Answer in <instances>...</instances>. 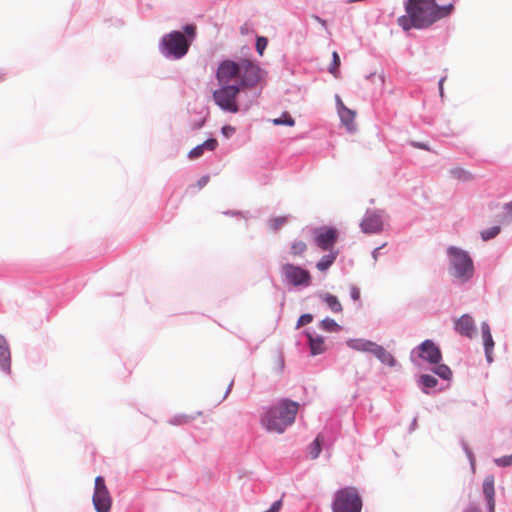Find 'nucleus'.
Here are the masks:
<instances>
[{
	"label": "nucleus",
	"instance_id": "nucleus-1",
	"mask_svg": "<svg viewBox=\"0 0 512 512\" xmlns=\"http://www.w3.org/2000/svg\"><path fill=\"white\" fill-rule=\"evenodd\" d=\"M404 6L406 14L398 18V24L405 31L429 28L453 10V4L438 5L436 0H405Z\"/></svg>",
	"mask_w": 512,
	"mask_h": 512
},
{
	"label": "nucleus",
	"instance_id": "nucleus-2",
	"mask_svg": "<svg viewBox=\"0 0 512 512\" xmlns=\"http://www.w3.org/2000/svg\"><path fill=\"white\" fill-rule=\"evenodd\" d=\"M196 36V25L186 24L182 30H173L161 37L158 46L159 52L167 60H180L187 55Z\"/></svg>",
	"mask_w": 512,
	"mask_h": 512
},
{
	"label": "nucleus",
	"instance_id": "nucleus-3",
	"mask_svg": "<svg viewBox=\"0 0 512 512\" xmlns=\"http://www.w3.org/2000/svg\"><path fill=\"white\" fill-rule=\"evenodd\" d=\"M298 410V402L282 399L276 404L264 408L260 416V423L268 432L282 434L294 423Z\"/></svg>",
	"mask_w": 512,
	"mask_h": 512
},
{
	"label": "nucleus",
	"instance_id": "nucleus-4",
	"mask_svg": "<svg viewBox=\"0 0 512 512\" xmlns=\"http://www.w3.org/2000/svg\"><path fill=\"white\" fill-rule=\"evenodd\" d=\"M446 255L449 274L461 284L470 281L474 276V262L469 253L457 246H449Z\"/></svg>",
	"mask_w": 512,
	"mask_h": 512
},
{
	"label": "nucleus",
	"instance_id": "nucleus-5",
	"mask_svg": "<svg viewBox=\"0 0 512 512\" xmlns=\"http://www.w3.org/2000/svg\"><path fill=\"white\" fill-rule=\"evenodd\" d=\"M362 500L355 487L338 490L333 499V512H361Z\"/></svg>",
	"mask_w": 512,
	"mask_h": 512
},
{
	"label": "nucleus",
	"instance_id": "nucleus-6",
	"mask_svg": "<svg viewBox=\"0 0 512 512\" xmlns=\"http://www.w3.org/2000/svg\"><path fill=\"white\" fill-rule=\"evenodd\" d=\"M241 91L240 86L236 84H221V87L213 92V100L223 111L236 113L240 110L237 96Z\"/></svg>",
	"mask_w": 512,
	"mask_h": 512
},
{
	"label": "nucleus",
	"instance_id": "nucleus-7",
	"mask_svg": "<svg viewBox=\"0 0 512 512\" xmlns=\"http://www.w3.org/2000/svg\"><path fill=\"white\" fill-rule=\"evenodd\" d=\"M282 281L284 284L296 288H307L312 283V276L307 269L301 266L285 263L280 268Z\"/></svg>",
	"mask_w": 512,
	"mask_h": 512
},
{
	"label": "nucleus",
	"instance_id": "nucleus-8",
	"mask_svg": "<svg viewBox=\"0 0 512 512\" xmlns=\"http://www.w3.org/2000/svg\"><path fill=\"white\" fill-rule=\"evenodd\" d=\"M260 67L249 59L239 60V84L240 89L252 88L260 81Z\"/></svg>",
	"mask_w": 512,
	"mask_h": 512
},
{
	"label": "nucleus",
	"instance_id": "nucleus-9",
	"mask_svg": "<svg viewBox=\"0 0 512 512\" xmlns=\"http://www.w3.org/2000/svg\"><path fill=\"white\" fill-rule=\"evenodd\" d=\"M385 216V211L382 209H367L360 222L361 231L365 234L382 232Z\"/></svg>",
	"mask_w": 512,
	"mask_h": 512
},
{
	"label": "nucleus",
	"instance_id": "nucleus-10",
	"mask_svg": "<svg viewBox=\"0 0 512 512\" xmlns=\"http://www.w3.org/2000/svg\"><path fill=\"white\" fill-rule=\"evenodd\" d=\"M92 502L96 512H110L112 500L102 476L95 479Z\"/></svg>",
	"mask_w": 512,
	"mask_h": 512
},
{
	"label": "nucleus",
	"instance_id": "nucleus-11",
	"mask_svg": "<svg viewBox=\"0 0 512 512\" xmlns=\"http://www.w3.org/2000/svg\"><path fill=\"white\" fill-rule=\"evenodd\" d=\"M415 353H417L419 358L430 364H438L442 361V353L440 348L432 340L429 339L423 341L420 345L411 351L410 359L412 362H414Z\"/></svg>",
	"mask_w": 512,
	"mask_h": 512
},
{
	"label": "nucleus",
	"instance_id": "nucleus-12",
	"mask_svg": "<svg viewBox=\"0 0 512 512\" xmlns=\"http://www.w3.org/2000/svg\"><path fill=\"white\" fill-rule=\"evenodd\" d=\"M338 239V232L333 227H320L314 231L315 244L323 251L333 250Z\"/></svg>",
	"mask_w": 512,
	"mask_h": 512
},
{
	"label": "nucleus",
	"instance_id": "nucleus-13",
	"mask_svg": "<svg viewBox=\"0 0 512 512\" xmlns=\"http://www.w3.org/2000/svg\"><path fill=\"white\" fill-rule=\"evenodd\" d=\"M239 61L224 60L217 69L216 78L220 84H228L230 80L238 77Z\"/></svg>",
	"mask_w": 512,
	"mask_h": 512
},
{
	"label": "nucleus",
	"instance_id": "nucleus-14",
	"mask_svg": "<svg viewBox=\"0 0 512 512\" xmlns=\"http://www.w3.org/2000/svg\"><path fill=\"white\" fill-rule=\"evenodd\" d=\"M454 330L462 336L472 338L476 331L475 321L469 314H463L454 321Z\"/></svg>",
	"mask_w": 512,
	"mask_h": 512
},
{
	"label": "nucleus",
	"instance_id": "nucleus-15",
	"mask_svg": "<svg viewBox=\"0 0 512 512\" xmlns=\"http://www.w3.org/2000/svg\"><path fill=\"white\" fill-rule=\"evenodd\" d=\"M304 334L307 338L310 353L313 356L320 355L325 352L324 337L317 334L315 331L305 330Z\"/></svg>",
	"mask_w": 512,
	"mask_h": 512
},
{
	"label": "nucleus",
	"instance_id": "nucleus-16",
	"mask_svg": "<svg viewBox=\"0 0 512 512\" xmlns=\"http://www.w3.org/2000/svg\"><path fill=\"white\" fill-rule=\"evenodd\" d=\"M494 477L492 475H488L485 477L482 490L483 495L487 503L488 512H495V488H494Z\"/></svg>",
	"mask_w": 512,
	"mask_h": 512
},
{
	"label": "nucleus",
	"instance_id": "nucleus-17",
	"mask_svg": "<svg viewBox=\"0 0 512 512\" xmlns=\"http://www.w3.org/2000/svg\"><path fill=\"white\" fill-rule=\"evenodd\" d=\"M346 345L354 351L373 354L378 344L364 338H350L346 341Z\"/></svg>",
	"mask_w": 512,
	"mask_h": 512
},
{
	"label": "nucleus",
	"instance_id": "nucleus-18",
	"mask_svg": "<svg viewBox=\"0 0 512 512\" xmlns=\"http://www.w3.org/2000/svg\"><path fill=\"white\" fill-rule=\"evenodd\" d=\"M0 368L3 372H11V352L6 338L0 334Z\"/></svg>",
	"mask_w": 512,
	"mask_h": 512
},
{
	"label": "nucleus",
	"instance_id": "nucleus-19",
	"mask_svg": "<svg viewBox=\"0 0 512 512\" xmlns=\"http://www.w3.org/2000/svg\"><path fill=\"white\" fill-rule=\"evenodd\" d=\"M218 146V142L215 138H209L202 144L197 145L188 153L190 159H196L203 155L204 151H214Z\"/></svg>",
	"mask_w": 512,
	"mask_h": 512
},
{
	"label": "nucleus",
	"instance_id": "nucleus-20",
	"mask_svg": "<svg viewBox=\"0 0 512 512\" xmlns=\"http://www.w3.org/2000/svg\"><path fill=\"white\" fill-rule=\"evenodd\" d=\"M372 355H374L383 365L396 367L398 364L395 357L379 344L377 345Z\"/></svg>",
	"mask_w": 512,
	"mask_h": 512
},
{
	"label": "nucleus",
	"instance_id": "nucleus-21",
	"mask_svg": "<svg viewBox=\"0 0 512 512\" xmlns=\"http://www.w3.org/2000/svg\"><path fill=\"white\" fill-rule=\"evenodd\" d=\"M342 124L347 128L349 132L355 131L354 119L355 112L346 106H341L340 110L337 111Z\"/></svg>",
	"mask_w": 512,
	"mask_h": 512
},
{
	"label": "nucleus",
	"instance_id": "nucleus-22",
	"mask_svg": "<svg viewBox=\"0 0 512 512\" xmlns=\"http://www.w3.org/2000/svg\"><path fill=\"white\" fill-rule=\"evenodd\" d=\"M438 384V380L429 374H421L417 379V385L420 388V390L424 393L429 395L432 389H434Z\"/></svg>",
	"mask_w": 512,
	"mask_h": 512
},
{
	"label": "nucleus",
	"instance_id": "nucleus-23",
	"mask_svg": "<svg viewBox=\"0 0 512 512\" xmlns=\"http://www.w3.org/2000/svg\"><path fill=\"white\" fill-rule=\"evenodd\" d=\"M329 253L325 254L321 257V259L317 262L316 267L319 271L328 270L332 264L335 262L339 251L338 250H328Z\"/></svg>",
	"mask_w": 512,
	"mask_h": 512
},
{
	"label": "nucleus",
	"instance_id": "nucleus-24",
	"mask_svg": "<svg viewBox=\"0 0 512 512\" xmlns=\"http://www.w3.org/2000/svg\"><path fill=\"white\" fill-rule=\"evenodd\" d=\"M319 297L333 313H340L342 311V305L335 295L330 293H321Z\"/></svg>",
	"mask_w": 512,
	"mask_h": 512
},
{
	"label": "nucleus",
	"instance_id": "nucleus-25",
	"mask_svg": "<svg viewBox=\"0 0 512 512\" xmlns=\"http://www.w3.org/2000/svg\"><path fill=\"white\" fill-rule=\"evenodd\" d=\"M481 332L484 348L494 349L495 343L491 334L490 326L486 321L481 323Z\"/></svg>",
	"mask_w": 512,
	"mask_h": 512
},
{
	"label": "nucleus",
	"instance_id": "nucleus-26",
	"mask_svg": "<svg viewBox=\"0 0 512 512\" xmlns=\"http://www.w3.org/2000/svg\"><path fill=\"white\" fill-rule=\"evenodd\" d=\"M450 175L453 178L461 180V181H470L473 179L472 174L469 171H467L461 167L452 168L450 170Z\"/></svg>",
	"mask_w": 512,
	"mask_h": 512
},
{
	"label": "nucleus",
	"instance_id": "nucleus-27",
	"mask_svg": "<svg viewBox=\"0 0 512 512\" xmlns=\"http://www.w3.org/2000/svg\"><path fill=\"white\" fill-rule=\"evenodd\" d=\"M437 366L433 369V372L442 378L443 380H450L452 377V371L446 364H436Z\"/></svg>",
	"mask_w": 512,
	"mask_h": 512
},
{
	"label": "nucleus",
	"instance_id": "nucleus-28",
	"mask_svg": "<svg viewBox=\"0 0 512 512\" xmlns=\"http://www.w3.org/2000/svg\"><path fill=\"white\" fill-rule=\"evenodd\" d=\"M319 327L327 332H334L340 329V326L337 324V322L329 317H326L320 322Z\"/></svg>",
	"mask_w": 512,
	"mask_h": 512
},
{
	"label": "nucleus",
	"instance_id": "nucleus-29",
	"mask_svg": "<svg viewBox=\"0 0 512 512\" xmlns=\"http://www.w3.org/2000/svg\"><path fill=\"white\" fill-rule=\"evenodd\" d=\"M500 231L501 229L499 226H492L488 229L481 231V238L483 241L491 240L495 238L500 233Z\"/></svg>",
	"mask_w": 512,
	"mask_h": 512
},
{
	"label": "nucleus",
	"instance_id": "nucleus-30",
	"mask_svg": "<svg viewBox=\"0 0 512 512\" xmlns=\"http://www.w3.org/2000/svg\"><path fill=\"white\" fill-rule=\"evenodd\" d=\"M274 125H285V126H294L295 120L292 118V116L284 112L279 118H276L273 120Z\"/></svg>",
	"mask_w": 512,
	"mask_h": 512
},
{
	"label": "nucleus",
	"instance_id": "nucleus-31",
	"mask_svg": "<svg viewBox=\"0 0 512 512\" xmlns=\"http://www.w3.org/2000/svg\"><path fill=\"white\" fill-rule=\"evenodd\" d=\"M311 459H316L319 457L321 453V442L319 440V436L309 445L308 451Z\"/></svg>",
	"mask_w": 512,
	"mask_h": 512
},
{
	"label": "nucleus",
	"instance_id": "nucleus-32",
	"mask_svg": "<svg viewBox=\"0 0 512 512\" xmlns=\"http://www.w3.org/2000/svg\"><path fill=\"white\" fill-rule=\"evenodd\" d=\"M193 419H194L193 416H190V415H187V414H178V415H175L174 417H172L169 420V423L171 425H182V424L189 423Z\"/></svg>",
	"mask_w": 512,
	"mask_h": 512
},
{
	"label": "nucleus",
	"instance_id": "nucleus-33",
	"mask_svg": "<svg viewBox=\"0 0 512 512\" xmlns=\"http://www.w3.org/2000/svg\"><path fill=\"white\" fill-rule=\"evenodd\" d=\"M306 249L307 245L305 244V242L301 240H295L291 244L290 252L293 255H302L306 251Z\"/></svg>",
	"mask_w": 512,
	"mask_h": 512
},
{
	"label": "nucleus",
	"instance_id": "nucleus-34",
	"mask_svg": "<svg viewBox=\"0 0 512 512\" xmlns=\"http://www.w3.org/2000/svg\"><path fill=\"white\" fill-rule=\"evenodd\" d=\"M460 443H461V447H462L463 451L465 452V454L469 460L471 469L474 472L475 471V462H476L475 456L465 440H461Z\"/></svg>",
	"mask_w": 512,
	"mask_h": 512
},
{
	"label": "nucleus",
	"instance_id": "nucleus-35",
	"mask_svg": "<svg viewBox=\"0 0 512 512\" xmlns=\"http://www.w3.org/2000/svg\"><path fill=\"white\" fill-rule=\"evenodd\" d=\"M287 222V217L281 216V217H275L270 219L269 226L272 230L277 231L280 229L285 223Z\"/></svg>",
	"mask_w": 512,
	"mask_h": 512
},
{
	"label": "nucleus",
	"instance_id": "nucleus-36",
	"mask_svg": "<svg viewBox=\"0 0 512 512\" xmlns=\"http://www.w3.org/2000/svg\"><path fill=\"white\" fill-rule=\"evenodd\" d=\"M340 66V58L336 51L332 53V63L329 67V72L333 74L334 76L338 73V68Z\"/></svg>",
	"mask_w": 512,
	"mask_h": 512
},
{
	"label": "nucleus",
	"instance_id": "nucleus-37",
	"mask_svg": "<svg viewBox=\"0 0 512 512\" xmlns=\"http://www.w3.org/2000/svg\"><path fill=\"white\" fill-rule=\"evenodd\" d=\"M493 462L498 467H509V466L512 465V454L505 455V456H502V457H499V458H495L493 460Z\"/></svg>",
	"mask_w": 512,
	"mask_h": 512
},
{
	"label": "nucleus",
	"instance_id": "nucleus-38",
	"mask_svg": "<svg viewBox=\"0 0 512 512\" xmlns=\"http://www.w3.org/2000/svg\"><path fill=\"white\" fill-rule=\"evenodd\" d=\"M267 44H268V40H267V38H266V37H264V36H258V37L256 38V44H255V46H256V51L258 52V54H259L260 56H262V55H263V52H264V50L266 49Z\"/></svg>",
	"mask_w": 512,
	"mask_h": 512
},
{
	"label": "nucleus",
	"instance_id": "nucleus-39",
	"mask_svg": "<svg viewBox=\"0 0 512 512\" xmlns=\"http://www.w3.org/2000/svg\"><path fill=\"white\" fill-rule=\"evenodd\" d=\"M503 210H504V214H503L502 221L507 222V223L511 222L512 221V200L503 205Z\"/></svg>",
	"mask_w": 512,
	"mask_h": 512
},
{
	"label": "nucleus",
	"instance_id": "nucleus-40",
	"mask_svg": "<svg viewBox=\"0 0 512 512\" xmlns=\"http://www.w3.org/2000/svg\"><path fill=\"white\" fill-rule=\"evenodd\" d=\"M312 321H313L312 314H309V313L302 314L297 321L296 327L299 328L301 326L311 323Z\"/></svg>",
	"mask_w": 512,
	"mask_h": 512
},
{
	"label": "nucleus",
	"instance_id": "nucleus-41",
	"mask_svg": "<svg viewBox=\"0 0 512 512\" xmlns=\"http://www.w3.org/2000/svg\"><path fill=\"white\" fill-rule=\"evenodd\" d=\"M236 132L235 127L230 125H225L221 128V133L226 138H231Z\"/></svg>",
	"mask_w": 512,
	"mask_h": 512
},
{
	"label": "nucleus",
	"instance_id": "nucleus-42",
	"mask_svg": "<svg viewBox=\"0 0 512 512\" xmlns=\"http://www.w3.org/2000/svg\"><path fill=\"white\" fill-rule=\"evenodd\" d=\"M350 297L353 301H360V289L357 286H350Z\"/></svg>",
	"mask_w": 512,
	"mask_h": 512
},
{
	"label": "nucleus",
	"instance_id": "nucleus-43",
	"mask_svg": "<svg viewBox=\"0 0 512 512\" xmlns=\"http://www.w3.org/2000/svg\"><path fill=\"white\" fill-rule=\"evenodd\" d=\"M205 120H206V114L204 116L200 117L198 120L192 121L191 122L192 129H194V130L200 129L204 125Z\"/></svg>",
	"mask_w": 512,
	"mask_h": 512
},
{
	"label": "nucleus",
	"instance_id": "nucleus-44",
	"mask_svg": "<svg viewBox=\"0 0 512 512\" xmlns=\"http://www.w3.org/2000/svg\"><path fill=\"white\" fill-rule=\"evenodd\" d=\"M409 144L414 147V148H418V149H422V150H426V151H430V147L427 143H424V142H418V141H410Z\"/></svg>",
	"mask_w": 512,
	"mask_h": 512
},
{
	"label": "nucleus",
	"instance_id": "nucleus-45",
	"mask_svg": "<svg viewBox=\"0 0 512 512\" xmlns=\"http://www.w3.org/2000/svg\"><path fill=\"white\" fill-rule=\"evenodd\" d=\"M210 180V177L209 175H203L198 181H197V186L199 189H202L203 187H205L208 182Z\"/></svg>",
	"mask_w": 512,
	"mask_h": 512
},
{
	"label": "nucleus",
	"instance_id": "nucleus-46",
	"mask_svg": "<svg viewBox=\"0 0 512 512\" xmlns=\"http://www.w3.org/2000/svg\"><path fill=\"white\" fill-rule=\"evenodd\" d=\"M282 506L281 500H276L272 503L271 507L267 510V512H279Z\"/></svg>",
	"mask_w": 512,
	"mask_h": 512
},
{
	"label": "nucleus",
	"instance_id": "nucleus-47",
	"mask_svg": "<svg viewBox=\"0 0 512 512\" xmlns=\"http://www.w3.org/2000/svg\"><path fill=\"white\" fill-rule=\"evenodd\" d=\"M485 357L489 364L493 362V349L484 348Z\"/></svg>",
	"mask_w": 512,
	"mask_h": 512
},
{
	"label": "nucleus",
	"instance_id": "nucleus-48",
	"mask_svg": "<svg viewBox=\"0 0 512 512\" xmlns=\"http://www.w3.org/2000/svg\"><path fill=\"white\" fill-rule=\"evenodd\" d=\"M446 80V77H442L440 78L439 82H438V88H439V95L440 97L443 99L444 98V88H443V84H444V81Z\"/></svg>",
	"mask_w": 512,
	"mask_h": 512
},
{
	"label": "nucleus",
	"instance_id": "nucleus-49",
	"mask_svg": "<svg viewBox=\"0 0 512 512\" xmlns=\"http://www.w3.org/2000/svg\"><path fill=\"white\" fill-rule=\"evenodd\" d=\"M385 246V244L375 248L373 251H372V258L374 259V262H376L378 260V257L380 255V250Z\"/></svg>",
	"mask_w": 512,
	"mask_h": 512
},
{
	"label": "nucleus",
	"instance_id": "nucleus-50",
	"mask_svg": "<svg viewBox=\"0 0 512 512\" xmlns=\"http://www.w3.org/2000/svg\"><path fill=\"white\" fill-rule=\"evenodd\" d=\"M463 512H481V511L478 507L471 504L466 509H464Z\"/></svg>",
	"mask_w": 512,
	"mask_h": 512
},
{
	"label": "nucleus",
	"instance_id": "nucleus-51",
	"mask_svg": "<svg viewBox=\"0 0 512 512\" xmlns=\"http://www.w3.org/2000/svg\"><path fill=\"white\" fill-rule=\"evenodd\" d=\"M336 106H337V111L340 110V107L341 106H345L344 103L342 102L341 98L339 95H336Z\"/></svg>",
	"mask_w": 512,
	"mask_h": 512
},
{
	"label": "nucleus",
	"instance_id": "nucleus-52",
	"mask_svg": "<svg viewBox=\"0 0 512 512\" xmlns=\"http://www.w3.org/2000/svg\"><path fill=\"white\" fill-rule=\"evenodd\" d=\"M223 214L227 215V216H236V215H240L241 213L239 211L228 210V211L223 212Z\"/></svg>",
	"mask_w": 512,
	"mask_h": 512
},
{
	"label": "nucleus",
	"instance_id": "nucleus-53",
	"mask_svg": "<svg viewBox=\"0 0 512 512\" xmlns=\"http://www.w3.org/2000/svg\"><path fill=\"white\" fill-rule=\"evenodd\" d=\"M232 386H233V381L230 382V384L228 385V388L224 394V399L229 395V393L231 392V389H232Z\"/></svg>",
	"mask_w": 512,
	"mask_h": 512
},
{
	"label": "nucleus",
	"instance_id": "nucleus-54",
	"mask_svg": "<svg viewBox=\"0 0 512 512\" xmlns=\"http://www.w3.org/2000/svg\"><path fill=\"white\" fill-rule=\"evenodd\" d=\"M326 31H328L326 20L322 19L318 22Z\"/></svg>",
	"mask_w": 512,
	"mask_h": 512
},
{
	"label": "nucleus",
	"instance_id": "nucleus-55",
	"mask_svg": "<svg viewBox=\"0 0 512 512\" xmlns=\"http://www.w3.org/2000/svg\"><path fill=\"white\" fill-rule=\"evenodd\" d=\"M416 425H417V420H416V419H414V420L412 421L411 425H410V430H411V431H412V430H414V429L416 428Z\"/></svg>",
	"mask_w": 512,
	"mask_h": 512
},
{
	"label": "nucleus",
	"instance_id": "nucleus-56",
	"mask_svg": "<svg viewBox=\"0 0 512 512\" xmlns=\"http://www.w3.org/2000/svg\"><path fill=\"white\" fill-rule=\"evenodd\" d=\"M312 18H313L315 21H317V22H319V21L321 20V17H319L318 15H315V14H314V15H312Z\"/></svg>",
	"mask_w": 512,
	"mask_h": 512
},
{
	"label": "nucleus",
	"instance_id": "nucleus-57",
	"mask_svg": "<svg viewBox=\"0 0 512 512\" xmlns=\"http://www.w3.org/2000/svg\"><path fill=\"white\" fill-rule=\"evenodd\" d=\"M280 362H281V367H283V365H284V360H283V358H282V357L280 358Z\"/></svg>",
	"mask_w": 512,
	"mask_h": 512
}]
</instances>
